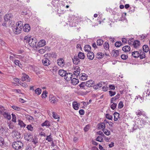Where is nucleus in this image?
<instances>
[{
	"mask_svg": "<svg viewBox=\"0 0 150 150\" xmlns=\"http://www.w3.org/2000/svg\"><path fill=\"white\" fill-rule=\"evenodd\" d=\"M53 117L56 119H59V117L57 115V114L56 113L54 112H52Z\"/></svg>",
	"mask_w": 150,
	"mask_h": 150,
	"instance_id": "52",
	"label": "nucleus"
},
{
	"mask_svg": "<svg viewBox=\"0 0 150 150\" xmlns=\"http://www.w3.org/2000/svg\"><path fill=\"white\" fill-rule=\"evenodd\" d=\"M133 45L134 48H138L140 45L139 41L137 40L134 41L133 42Z\"/></svg>",
	"mask_w": 150,
	"mask_h": 150,
	"instance_id": "23",
	"label": "nucleus"
},
{
	"mask_svg": "<svg viewBox=\"0 0 150 150\" xmlns=\"http://www.w3.org/2000/svg\"><path fill=\"white\" fill-rule=\"evenodd\" d=\"M57 64L58 65L61 67H63L64 65V62L63 59L60 58L57 60Z\"/></svg>",
	"mask_w": 150,
	"mask_h": 150,
	"instance_id": "11",
	"label": "nucleus"
},
{
	"mask_svg": "<svg viewBox=\"0 0 150 150\" xmlns=\"http://www.w3.org/2000/svg\"><path fill=\"white\" fill-rule=\"evenodd\" d=\"M123 104L122 101H120L118 104V108H121L123 107Z\"/></svg>",
	"mask_w": 150,
	"mask_h": 150,
	"instance_id": "61",
	"label": "nucleus"
},
{
	"mask_svg": "<svg viewBox=\"0 0 150 150\" xmlns=\"http://www.w3.org/2000/svg\"><path fill=\"white\" fill-rule=\"evenodd\" d=\"M85 83L86 84V86L87 87H90L92 86L94 81L92 80H90L85 82Z\"/></svg>",
	"mask_w": 150,
	"mask_h": 150,
	"instance_id": "17",
	"label": "nucleus"
},
{
	"mask_svg": "<svg viewBox=\"0 0 150 150\" xmlns=\"http://www.w3.org/2000/svg\"><path fill=\"white\" fill-rule=\"evenodd\" d=\"M13 133L14 134V138L15 137L18 139L21 138V134H20V133L17 131L14 132H13Z\"/></svg>",
	"mask_w": 150,
	"mask_h": 150,
	"instance_id": "25",
	"label": "nucleus"
},
{
	"mask_svg": "<svg viewBox=\"0 0 150 150\" xmlns=\"http://www.w3.org/2000/svg\"><path fill=\"white\" fill-rule=\"evenodd\" d=\"M87 56L88 59L92 60L94 58V53L93 52H89L87 53Z\"/></svg>",
	"mask_w": 150,
	"mask_h": 150,
	"instance_id": "21",
	"label": "nucleus"
},
{
	"mask_svg": "<svg viewBox=\"0 0 150 150\" xmlns=\"http://www.w3.org/2000/svg\"><path fill=\"white\" fill-rule=\"evenodd\" d=\"M128 56L127 55L122 54L121 56V58L123 60H125L128 58Z\"/></svg>",
	"mask_w": 150,
	"mask_h": 150,
	"instance_id": "55",
	"label": "nucleus"
},
{
	"mask_svg": "<svg viewBox=\"0 0 150 150\" xmlns=\"http://www.w3.org/2000/svg\"><path fill=\"white\" fill-rule=\"evenodd\" d=\"M143 112L142 111H140L139 110H138L136 112V114L137 115H138V117L142 115L143 116H145V113H142Z\"/></svg>",
	"mask_w": 150,
	"mask_h": 150,
	"instance_id": "38",
	"label": "nucleus"
},
{
	"mask_svg": "<svg viewBox=\"0 0 150 150\" xmlns=\"http://www.w3.org/2000/svg\"><path fill=\"white\" fill-rule=\"evenodd\" d=\"M71 83L72 84L76 85L79 82L78 79H76V78L74 77L71 80Z\"/></svg>",
	"mask_w": 150,
	"mask_h": 150,
	"instance_id": "24",
	"label": "nucleus"
},
{
	"mask_svg": "<svg viewBox=\"0 0 150 150\" xmlns=\"http://www.w3.org/2000/svg\"><path fill=\"white\" fill-rule=\"evenodd\" d=\"M78 57L81 59H83L85 57V55L84 53L81 52H79L78 55Z\"/></svg>",
	"mask_w": 150,
	"mask_h": 150,
	"instance_id": "29",
	"label": "nucleus"
},
{
	"mask_svg": "<svg viewBox=\"0 0 150 150\" xmlns=\"http://www.w3.org/2000/svg\"><path fill=\"white\" fill-rule=\"evenodd\" d=\"M20 61L18 60H16L14 61V63L16 65H18L19 67H20L21 65V64L20 63Z\"/></svg>",
	"mask_w": 150,
	"mask_h": 150,
	"instance_id": "56",
	"label": "nucleus"
},
{
	"mask_svg": "<svg viewBox=\"0 0 150 150\" xmlns=\"http://www.w3.org/2000/svg\"><path fill=\"white\" fill-rule=\"evenodd\" d=\"M12 17V15L11 13L6 14L4 17V20L6 21H10V18ZM11 22H12L11 21H9V23H11Z\"/></svg>",
	"mask_w": 150,
	"mask_h": 150,
	"instance_id": "8",
	"label": "nucleus"
},
{
	"mask_svg": "<svg viewBox=\"0 0 150 150\" xmlns=\"http://www.w3.org/2000/svg\"><path fill=\"white\" fill-rule=\"evenodd\" d=\"M103 46L105 50H107L109 48V44L107 42L104 43Z\"/></svg>",
	"mask_w": 150,
	"mask_h": 150,
	"instance_id": "47",
	"label": "nucleus"
},
{
	"mask_svg": "<svg viewBox=\"0 0 150 150\" xmlns=\"http://www.w3.org/2000/svg\"><path fill=\"white\" fill-rule=\"evenodd\" d=\"M73 107L74 108L75 110H78L80 106V104L78 103L76 101H74L73 103Z\"/></svg>",
	"mask_w": 150,
	"mask_h": 150,
	"instance_id": "16",
	"label": "nucleus"
},
{
	"mask_svg": "<svg viewBox=\"0 0 150 150\" xmlns=\"http://www.w3.org/2000/svg\"><path fill=\"white\" fill-rule=\"evenodd\" d=\"M112 103L113 104L111 105L110 107L111 109L113 110L116 108L117 105V104L113 102Z\"/></svg>",
	"mask_w": 150,
	"mask_h": 150,
	"instance_id": "58",
	"label": "nucleus"
},
{
	"mask_svg": "<svg viewBox=\"0 0 150 150\" xmlns=\"http://www.w3.org/2000/svg\"><path fill=\"white\" fill-rule=\"evenodd\" d=\"M36 39L35 38H31L28 42L29 45L31 47H34V46L36 45Z\"/></svg>",
	"mask_w": 150,
	"mask_h": 150,
	"instance_id": "4",
	"label": "nucleus"
},
{
	"mask_svg": "<svg viewBox=\"0 0 150 150\" xmlns=\"http://www.w3.org/2000/svg\"><path fill=\"white\" fill-rule=\"evenodd\" d=\"M143 51L145 52H147L149 51V47L147 45H144L143 46Z\"/></svg>",
	"mask_w": 150,
	"mask_h": 150,
	"instance_id": "35",
	"label": "nucleus"
},
{
	"mask_svg": "<svg viewBox=\"0 0 150 150\" xmlns=\"http://www.w3.org/2000/svg\"><path fill=\"white\" fill-rule=\"evenodd\" d=\"M87 75L85 73H82L79 75V79L81 80L84 81L87 79Z\"/></svg>",
	"mask_w": 150,
	"mask_h": 150,
	"instance_id": "14",
	"label": "nucleus"
},
{
	"mask_svg": "<svg viewBox=\"0 0 150 150\" xmlns=\"http://www.w3.org/2000/svg\"><path fill=\"white\" fill-rule=\"evenodd\" d=\"M6 109H5L4 107L2 105H0V114L1 115L4 112H5Z\"/></svg>",
	"mask_w": 150,
	"mask_h": 150,
	"instance_id": "40",
	"label": "nucleus"
},
{
	"mask_svg": "<svg viewBox=\"0 0 150 150\" xmlns=\"http://www.w3.org/2000/svg\"><path fill=\"white\" fill-rule=\"evenodd\" d=\"M96 140L99 142H102L103 141V139L100 136H98L96 139Z\"/></svg>",
	"mask_w": 150,
	"mask_h": 150,
	"instance_id": "63",
	"label": "nucleus"
},
{
	"mask_svg": "<svg viewBox=\"0 0 150 150\" xmlns=\"http://www.w3.org/2000/svg\"><path fill=\"white\" fill-rule=\"evenodd\" d=\"M103 55L102 53H99L96 55V58L98 59H100L103 57Z\"/></svg>",
	"mask_w": 150,
	"mask_h": 150,
	"instance_id": "50",
	"label": "nucleus"
},
{
	"mask_svg": "<svg viewBox=\"0 0 150 150\" xmlns=\"http://www.w3.org/2000/svg\"><path fill=\"white\" fill-rule=\"evenodd\" d=\"M103 131V132L104 133L107 135H109L110 134V132L108 130L103 129H102Z\"/></svg>",
	"mask_w": 150,
	"mask_h": 150,
	"instance_id": "45",
	"label": "nucleus"
},
{
	"mask_svg": "<svg viewBox=\"0 0 150 150\" xmlns=\"http://www.w3.org/2000/svg\"><path fill=\"white\" fill-rule=\"evenodd\" d=\"M41 125L42 127L45 126L49 127L50 125V121L48 120H46L41 124Z\"/></svg>",
	"mask_w": 150,
	"mask_h": 150,
	"instance_id": "31",
	"label": "nucleus"
},
{
	"mask_svg": "<svg viewBox=\"0 0 150 150\" xmlns=\"http://www.w3.org/2000/svg\"><path fill=\"white\" fill-rule=\"evenodd\" d=\"M13 148L16 150H19L21 149L23 146V143L20 141L14 142L12 145Z\"/></svg>",
	"mask_w": 150,
	"mask_h": 150,
	"instance_id": "2",
	"label": "nucleus"
},
{
	"mask_svg": "<svg viewBox=\"0 0 150 150\" xmlns=\"http://www.w3.org/2000/svg\"><path fill=\"white\" fill-rule=\"evenodd\" d=\"M122 43L121 41H117L115 42V46L116 47H119L122 45Z\"/></svg>",
	"mask_w": 150,
	"mask_h": 150,
	"instance_id": "51",
	"label": "nucleus"
},
{
	"mask_svg": "<svg viewBox=\"0 0 150 150\" xmlns=\"http://www.w3.org/2000/svg\"><path fill=\"white\" fill-rule=\"evenodd\" d=\"M91 47L89 45H86L84 47V50L85 51L89 52H90L91 50Z\"/></svg>",
	"mask_w": 150,
	"mask_h": 150,
	"instance_id": "28",
	"label": "nucleus"
},
{
	"mask_svg": "<svg viewBox=\"0 0 150 150\" xmlns=\"http://www.w3.org/2000/svg\"><path fill=\"white\" fill-rule=\"evenodd\" d=\"M49 100L52 104H54L58 102V100L56 98L55 96L53 95H50L49 96Z\"/></svg>",
	"mask_w": 150,
	"mask_h": 150,
	"instance_id": "5",
	"label": "nucleus"
},
{
	"mask_svg": "<svg viewBox=\"0 0 150 150\" xmlns=\"http://www.w3.org/2000/svg\"><path fill=\"white\" fill-rule=\"evenodd\" d=\"M104 84V83L102 82H100L98 84H96L93 86V88L95 89H97L99 88H100L103 86V84Z\"/></svg>",
	"mask_w": 150,
	"mask_h": 150,
	"instance_id": "18",
	"label": "nucleus"
},
{
	"mask_svg": "<svg viewBox=\"0 0 150 150\" xmlns=\"http://www.w3.org/2000/svg\"><path fill=\"white\" fill-rule=\"evenodd\" d=\"M12 108L14 109V110H17V111H20L21 110V108L19 107H18L16 106L13 105L12 106Z\"/></svg>",
	"mask_w": 150,
	"mask_h": 150,
	"instance_id": "53",
	"label": "nucleus"
},
{
	"mask_svg": "<svg viewBox=\"0 0 150 150\" xmlns=\"http://www.w3.org/2000/svg\"><path fill=\"white\" fill-rule=\"evenodd\" d=\"M23 31L25 32H28L30 30V27L29 24H26L24 25L23 27Z\"/></svg>",
	"mask_w": 150,
	"mask_h": 150,
	"instance_id": "12",
	"label": "nucleus"
},
{
	"mask_svg": "<svg viewBox=\"0 0 150 150\" xmlns=\"http://www.w3.org/2000/svg\"><path fill=\"white\" fill-rule=\"evenodd\" d=\"M46 44V42L44 40H40L38 42V45L39 47L44 46Z\"/></svg>",
	"mask_w": 150,
	"mask_h": 150,
	"instance_id": "15",
	"label": "nucleus"
},
{
	"mask_svg": "<svg viewBox=\"0 0 150 150\" xmlns=\"http://www.w3.org/2000/svg\"><path fill=\"white\" fill-rule=\"evenodd\" d=\"M132 55L134 58H137L139 57V52L134 51L132 53Z\"/></svg>",
	"mask_w": 150,
	"mask_h": 150,
	"instance_id": "27",
	"label": "nucleus"
},
{
	"mask_svg": "<svg viewBox=\"0 0 150 150\" xmlns=\"http://www.w3.org/2000/svg\"><path fill=\"white\" fill-rule=\"evenodd\" d=\"M18 125L20 126L21 127H25L26 125L23 122L20 120H18Z\"/></svg>",
	"mask_w": 150,
	"mask_h": 150,
	"instance_id": "37",
	"label": "nucleus"
},
{
	"mask_svg": "<svg viewBox=\"0 0 150 150\" xmlns=\"http://www.w3.org/2000/svg\"><path fill=\"white\" fill-rule=\"evenodd\" d=\"M99 128L100 129H104L105 127V125L104 122H101L99 124Z\"/></svg>",
	"mask_w": 150,
	"mask_h": 150,
	"instance_id": "46",
	"label": "nucleus"
},
{
	"mask_svg": "<svg viewBox=\"0 0 150 150\" xmlns=\"http://www.w3.org/2000/svg\"><path fill=\"white\" fill-rule=\"evenodd\" d=\"M81 69L79 67H76L75 68V71L74 72L73 74L74 77H77V76H78L79 74Z\"/></svg>",
	"mask_w": 150,
	"mask_h": 150,
	"instance_id": "7",
	"label": "nucleus"
},
{
	"mask_svg": "<svg viewBox=\"0 0 150 150\" xmlns=\"http://www.w3.org/2000/svg\"><path fill=\"white\" fill-rule=\"evenodd\" d=\"M29 77L28 75L25 74H23L22 76L21 77V79L22 81L26 80V79H28V80L29 81L30 80H29Z\"/></svg>",
	"mask_w": 150,
	"mask_h": 150,
	"instance_id": "20",
	"label": "nucleus"
},
{
	"mask_svg": "<svg viewBox=\"0 0 150 150\" xmlns=\"http://www.w3.org/2000/svg\"><path fill=\"white\" fill-rule=\"evenodd\" d=\"M112 52L113 54V56L115 57H116L119 54V51L117 50H113Z\"/></svg>",
	"mask_w": 150,
	"mask_h": 150,
	"instance_id": "36",
	"label": "nucleus"
},
{
	"mask_svg": "<svg viewBox=\"0 0 150 150\" xmlns=\"http://www.w3.org/2000/svg\"><path fill=\"white\" fill-rule=\"evenodd\" d=\"M1 115H3L5 118L8 120H10L11 119V116L10 113L7 112L6 110Z\"/></svg>",
	"mask_w": 150,
	"mask_h": 150,
	"instance_id": "6",
	"label": "nucleus"
},
{
	"mask_svg": "<svg viewBox=\"0 0 150 150\" xmlns=\"http://www.w3.org/2000/svg\"><path fill=\"white\" fill-rule=\"evenodd\" d=\"M66 71L63 70H60L58 72L59 74L61 76H64L66 74Z\"/></svg>",
	"mask_w": 150,
	"mask_h": 150,
	"instance_id": "32",
	"label": "nucleus"
},
{
	"mask_svg": "<svg viewBox=\"0 0 150 150\" xmlns=\"http://www.w3.org/2000/svg\"><path fill=\"white\" fill-rule=\"evenodd\" d=\"M26 127L28 130L30 131H32L33 130V127L31 125H28Z\"/></svg>",
	"mask_w": 150,
	"mask_h": 150,
	"instance_id": "60",
	"label": "nucleus"
},
{
	"mask_svg": "<svg viewBox=\"0 0 150 150\" xmlns=\"http://www.w3.org/2000/svg\"><path fill=\"white\" fill-rule=\"evenodd\" d=\"M12 115V121L14 122L15 123H16V115L15 114L12 113L11 114Z\"/></svg>",
	"mask_w": 150,
	"mask_h": 150,
	"instance_id": "48",
	"label": "nucleus"
},
{
	"mask_svg": "<svg viewBox=\"0 0 150 150\" xmlns=\"http://www.w3.org/2000/svg\"><path fill=\"white\" fill-rule=\"evenodd\" d=\"M32 141L31 142H33L34 144H36L38 143V138L36 136H34V138H32Z\"/></svg>",
	"mask_w": 150,
	"mask_h": 150,
	"instance_id": "34",
	"label": "nucleus"
},
{
	"mask_svg": "<svg viewBox=\"0 0 150 150\" xmlns=\"http://www.w3.org/2000/svg\"><path fill=\"white\" fill-rule=\"evenodd\" d=\"M4 138L0 136V146H1L4 144Z\"/></svg>",
	"mask_w": 150,
	"mask_h": 150,
	"instance_id": "49",
	"label": "nucleus"
},
{
	"mask_svg": "<svg viewBox=\"0 0 150 150\" xmlns=\"http://www.w3.org/2000/svg\"><path fill=\"white\" fill-rule=\"evenodd\" d=\"M97 45L98 46H101L102 45L103 43V41L101 39L98 40L97 41Z\"/></svg>",
	"mask_w": 150,
	"mask_h": 150,
	"instance_id": "41",
	"label": "nucleus"
},
{
	"mask_svg": "<svg viewBox=\"0 0 150 150\" xmlns=\"http://www.w3.org/2000/svg\"><path fill=\"white\" fill-rule=\"evenodd\" d=\"M42 92V90L40 88H38L35 90V93L38 95H40Z\"/></svg>",
	"mask_w": 150,
	"mask_h": 150,
	"instance_id": "43",
	"label": "nucleus"
},
{
	"mask_svg": "<svg viewBox=\"0 0 150 150\" xmlns=\"http://www.w3.org/2000/svg\"><path fill=\"white\" fill-rule=\"evenodd\" d=\"M144 98L139 95L137 96L135 98V100L138 103H141L143 102Z\"/></svg>",
	"mask_w": 150,
	"mask_h": 150,
	"instance_id": "10",
	"label": "nucleus"
},
{
	"mask_svg": "<svg viewBox=\"0 0 150 150\" xmlns=\"http://www.w3.org/2000/svg\"><path fill=\"white\" fill-rule=\"evenodd\" d=\"M27 119L29 121L31 122H33L34 121V119L33 117L30 116H28L26 117Z\"/></svg>",
	"mask_w": 150,
	"mask_h": 150,
	"instance_id": "44",
	"label": "nucleus"
},
{
	"mask_svg": "<svg viewBox=\"0 0 150 150\" xmlns=\"http://www.w3.org/2000/svg\"><path fill=\"white\" fill-rule=\"evenodd\" d=\"M46 140H47L48 142H51L53 140V139L52 137V136H51V135L50 134L49 135L47 136V137Z\"/></svg>",
	"mask_w": 150,
	"mask_h": 150,
	"instance_id": "42",
	"label": "nucleus"
},
{
	"mask_svg": "<svg viewBox=\"0 0 150 150\" xmlns=\"http://www.w3.org/2000/svg\"><path fill=\"white\" fill-rule=\"evenodd\" d=\"M109 94L110 96L112 97L114 96L115 95L116 93L115 92H113L111 91H109Z\"/></svg>",
	"mask_w": 150,
	"mask_h": 150,
	"instance_id": "64",
	"label": "nucleus"
},
{
	"mask_svg": "<svg viewBox=\"0 0 150 150\" xmlns=\"http://www.w3.org/2000/svg\"><path fill=\"white\" fill-rule=\"evenodd\" d=\"M10 24L11 26L13 33L15 34H18L21 33L23 27V24L21 21L17 22L15 24L14 22H11Z\"/></svg>",
	"mask_w": 150,
	"mask_h": 150,
	"instance_id": "1",
	"label": "nucleus"
},
{
	"mask_svg": "<svg viewBox=\"0 0 150 150\" xmlns=\"http://www.w3.org/2000/svg\"><path fill=\"white\" fill-rule=\"evenodd\" d=\"M72 74L70 73H67L64 76V79L67 81L70 80L72 77Z\"/></svg>",
	"mask_w": 150,
	"mask_h": 150,
	"instance_id": "9",
	"label": "nucleus"
},
{
	"mask_svg": "<svg viewBox=\"0 0 150 150\" xmlns=\"http://www.w3.org/2000/svg\"><path fill=\"white\" fill-rule=\"evenodd\" d=\"M120 97V95L119 94H118L115 97L111 98V103H113L114 101L116 100L117 99H118Z\"/></svg>",
	"mask_w": 150,
	"mask_h": 150,
	"instance_id": "30",
	"label": "nucleus"
},
{
	"mask_svg": "<svg viewBox=\"0 0 150 150\" xmlns=\"http://www.w3.org/2000/svg\"><path fill=\"white\" fill-rule=\"evenodd\" d=\"M31 38V37L28 36H25L24 39V42L26 43H28L29 41L30 40V39Z\"/></svg>",
	"mask_w": 150,
	"mask_h": 150,
	"instance_id": "39",
	"label": "nucleus"
},
{
	"mask_svg": "<svg viewBox=\"0 0 150 150\" xmlns=\"http://www.w3.org/2000/svg\"><path fill=\"white\" fill-rule=\"evenodd\" d=\"M130 47L128 45H126L122 48V50L126 52H128L130 50Z\"/></svg>",
	"mask_w": 150,
	"mask_h": 150,
	"instance_id": "26",
	"label": "nucleus"
},
{
	"mask_svg": "<svg viewBox=\"0 0 150 150\" xmlns=\"http://www.w3.org/2000/svg\"><path fill=\"white\" fill-rule=\"evenodd\" d=\"M73 63L76 65L78 64L80 61V60L77 56H74L72 59Z\"/></svg>",
	"mask_w": 150,
	"mask_h": 150,
	"instance_id": "13",
	"label": "nucleus"
},
{
	"mask_svg": "<svg viewBox=\"0 0 150 150\" xmlns=\"http://www.w3.org/2000/svg\"><path fill=\"white\" fill-rule=\"evenodd\" d=\"M59 0H53L52 2V4L55 6L59 1Z\"/></svg>",
	"mask_w": 150,
	"mask_h": 150,
	"instance_id": "62",
	"label": "nucleus"
},
{
	"mask_svg": "<svg viewBox=\"0 0 150 150\" xmlns=\"http://www.w3.org/2000/svg\"><path fill=\"white\" fill-rule=\"evenodd\" d=\"M47 92L46 91H44L42 94V98H45L47 96Z\"/></svg>",
	"mask_w": 150,
	"mask_h": 150,
	"instance_id": "57",
	"label": "nucleus"
},
{
	"mask_svg": "<svg viewBox=\"0 0 150 150\" xmlns=\"http://www.w3.org/2000/svg\"><path fill=\"white\" fill-rule=\"evenodd\" d=\"M19 84L22 86L25 87H26L28 86L27 84L25 82H24L23 81L22 82L20 81Z\"/></svg>",
	"mask_w": 150,
	"mask_h": 150,
	"instance_id": "59",
	"label": "nucleus"
},
{
	"mask_svg": "<svg viewBox=\"0 0 150 150\" xmlns=\"http://www.w3.org/2000/svg\"><path fill=\"white\" fill-rule=\"evenodd\" d=\"M106 118L110 120H112V116L109 114H107L105 115Z\"/></svg>",
	"mask_w": 150,
	"mask_h": 150,
	"instance_id": "54",
	"label": "nucleus"
},
{
	"mask_svg": "<svg viewBox=\"0 0 150 150\" xmlns=\"http://www.w3.org/2000/svg\"><path fill=\"white\" fill-rule=\"evenodd\" d=\"M44 57L45 58L42 60V62L44 65L46 66H48L50 64V57L48 56L47 54H45Z\"/></svg>",
	"mask_w": 150,
	"mask_h": 150,
	"instance_id": "3",
	"label": "nucleus"
},
{
	"mask_svg": "<svg viewBox=\"0 0 150 150\" xmlns=\"http://www.w3.org/2000/svg\"><path fill=\"white\" fill-rule=\"evenodd\" d=\"M139 57L141 59H143L145 57V54L144 52L141 50L139 51Z\"/></svg>",
	"mask_w": 150,
	"mask_h": 150,
	"instance_id": "22",
	"label": "nucleus"
},
{
	"mask_svg": "<svg viewBox=\"0 0 150 150\" xmlns=\"http://www.w3.org/2000/svg\"><path fill=\"white\" fill-rule=\"evenodd\" d=\"M114 116L115 121H117L119 118V113L117 112H115L114 114Z\"/></svg>",
	"mask_w": 150,
	"mask_h": 150,
	"instance_id": "33",
	"label": "nucleus"
},
{
	"mask_svg": "<svg viewBox=\"0 0 150 150\" xmlns=\"http://www.w3.org/2000/svg\"><path fill=\"white\" fill-rule=\"evenodd\" d=\"M24 138L25 139L29 141H32V138H33V136L30 135V134H27L25 135Z\"/></svg>",
	"mask_w": 150,
	"mask_h": 150,
	"instance_id": "19",
	"label": "nucleus"
}]
</instances>
